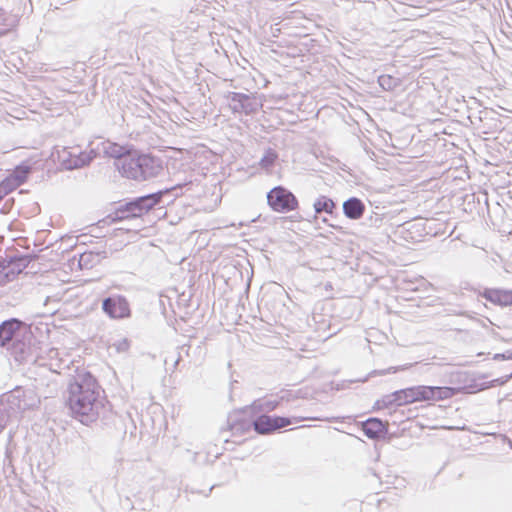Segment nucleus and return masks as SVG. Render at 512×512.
I'll return each mask as SVG.
<instances>
[{
  "label": "nucleus",
  "instance_id": "13",
  "mask_svg": "<svg viewBox=\"0 0 512 512\" xmlns=\"http://www.w3.org/2000/svg\"><path fill=\"white\" fill-rule=\"evenodd\" d=\"M89 148V152L92 156H94V158L103 154L105 156L118 158V160H120L125 156V149L122 146L116 143H112L108 140L99 139L97 141H92L89 144Z\"/></svg>",
  "mask_w": 512,
  "mask_h": 512
},
{
  "label": "nucleus",
  "instance_id": "27",
  "mask_svg": "<svg viewBox=\"0 0 512 512\" xmlns=\"http://www.w3.org/2000/svg\"><path fill=\"white\" fill-rule=\"evenodd\" d=\"M278 405V402L277 401H265L263 404L260 405L261 408L267 410V411H272L274 410Z\"/></svg>",
  "mask_w": 512,
  "mask_h": 512
},
{
  "label": "nucleus",
  "instance_id": "15",
  "mask_svg": "<svg viewBox=\"0 0 512 512\" xmlns=\"http://www.w3.org/2000/svg\"><path fill=\"white\" fill-rule=\"evenodd\" d=\"M28 172V168L18 167L12 174L0 182V192H4L6 195H8L14 191L25 182Z\"/></svg>",
  "mask_w": 512,
  "mask_h": 512
},
{
  "label": "nucleus",
  "instance_id": "28",
  "mask_svg": "<svg viewBox=\"0 0 512 512\" xmlns=\"http://www.w3.org/2000/svg\"><path fill=\"white\" fill-rule=\"evenodd\" d=\"M53 304H54V307L51 308V309H48L47 311L45 312H42V313H38L37 316L38 317H52L56 311V305H57V302L53 301Z\"/></svg>",
  "mask_w": 512,
  "mask_h": 512
},
{
  "label": "nucleus",
  "instance_id": "36",
  "mask_svg": "<svg viewBox=\"0 0 512 512\" xmlns=\"http://www.w3.org/2000/svg\"><path fill=\"white\" fill-rule=\"evenodd\" d=\"M510 378H512V373L507 377L506 381Z\"/></svg>",
  "mask_w": 512,
  "mask_h": 512
},
{
  "label": "nucleus",
  "instance_id": "35",
  "mask_svg": "<svg viewBox=\"0 0 512 512\" xmlns=\"http://www.w3.org/2000/svg\"><path fill=\"white\" fill-rule=\"evenodd\" d=\"M509 446L512 448V441L508 439Z\"/></svg>",
  "mask_w": 512,
  "mask_h": 512
},
{
  "label": "nucleus",
  "instance_id": "22",
  "mask_svg": "<svg viewBox=\"0 0 512 512\" xmlns=\"http://www.w3.org/2000/svg\"><path fill=\"white\" fill-rule=\"evenodd\" d=\"M13 25L14 19L0 10V36L8 32Z\"/></svg>",
  "mask_w": 512,
  "mask_h": 512
},
{
  "label": "nucleus",
  "instance_id": "16",
  "mask_svg": "<svg viewBox=\"0 0 512 512\" xmlns=\"http://www.w3.org/2000/svg\"><path fill=\"white\" fill-rule=\"evenodd\" d=\"M140 157L143 180L156 177L162 172L163 166L160 159L147 154L140 155Z\"/></svg>",
  "mask_w": 512,
  "mask_h": 512
},
{
  "label": "nucleus",
  "instance_id": "4",
  "mask_svg": "<svg viewBox=\"0 0 512 512\" xmlns=\"http://www.w3.org/2000/svg\"><path fill=\"white\" fill-rule=\"evenodd\" d=\"M35 389L17 386L0 397V428H4L12 419H17L22 412L40 404V396Z\"/></svg>",
  "mask_w": 512,
  "mask_h": 512
},
{
  "label": "nucleus",
  "instance_id": "32",
  "mask_svg": "<svg viewBox=\"0 0 512 512\" xmlns=\"http://www.w3.org/2000/svg\"><path fill=\"white\" fill-rule=\"evenodd\" d=\"M6 196V193L0 192V201Z\"/></svg>",
  "mask_w": 512,
  "mask_h": 512
},
{
  "label": "nucleus",
  "instance_id": "8",
  "mask_svg": "<svg viewBox=\"0 0 512 512\" xmlns=\"http://www.w3.org/2000/svg\"><path fill=\"white\" fill-rule=\"evenodd\" d=\"M269 206L276 212H289L297 207L296 197L287 189L278 186L267 194Z\"/></svg>",
  "mask_w": 512,
  "mask_h": 512
},
{
  "label": "nucleus",
  "instance_id": "34",
  "mask_svg": "<svg viewBox=\"0 0 512 512\" xmlns=\"http://www.w3.org/2000/svg\"><path fill=\"white\" fill-rule=\"evenodd\" d=\"M197 456H198V453H193V461H196Z\"/></svg>",
  "mask_w": 512,
  "mask_h": 512
},
{
  "label": "nucleus",
  "instance_id": "24",
  "mask_svg": "<svg viewBox=\"0 0 512 512\" xmlns=\"http://www.w3.org/2000/svg\"><path fill=\"white\" fill-rule=\"evenodd\" d=\"M117 353H125L130 348V340L127 338H121L114 341L111 345Z\"/></svg>",
  "mask_w": 512,
  "mask_h": 512
},
{
  "label": "nucleus",
  "instance_id": "7",
  "mask_svg": "<svg viewBox=\"0 0 512 512\" xmlns=\"http://www.w3.org/2000/svg\"><path fill=\"white\" fill-rule=\"evenodd\" d=\"M160 200V195L151 194L140 197L135 201L127 203L125 206L120 207L114 213L112 221H120L130 217H139L142 213L150 210Z\"/></svg>",
  "mask_w": 512,
  "mask_h": 512
},
{
  "label": "nucleus",
  "instance_id": "17",
  "mask_svg": "<svg viewBox=\"0 0 512 512\" xmlns=\"http://www.w3.org/2000/svg\"><path fill=\"white\" fill-rule=\"evenodd\" d=\"M345 215L351 219H359L364 213V205L357 198H350L343 204Z\"/></svg>",
  "mask_w": 512,
  "mask_h": 512
},
{
  "label": "nucleus",
  "instance_id": "3",
  "mask_svg": "<svg viewBox=\"0 0 512 512\" xmlns=\"http://www.w3.org/2000/svg\"><path fill=\"white\" fill-rule=\"evenodd\" d=\"M34 363L39 368V371L35 372V388L41 390L45 387L49 390V393L54 392L57 386L55 381L51 379L53 375L61 374L64 370L70 371L76 367L68 355L61 357L59 350L56 348H49L44 354L37 356Z\"/></svg>",
  "mask_w": 512,
  "mask_h": 512
},
{
  "label": "nucleus",
  "instance_id": "11",
  "mask_svg": "<svg viewBox=\"0 0 512 512\" xmlns=\"http://www.w3.org/2000/svg\"><path fill=\"white\" fill-rule=\"evenodd\" d=\"M117 166L124 177L143 181L140 155L128 154L118 160Z\"/></svg>",
  "mask_w": 512,
  "mask_h": 512
},
{
  "label": "nucleus",
  "instance_id": "19",
  "mask_svg": "<svg viewBox=\"0 0 512 512\" xmlns=\"http://www.w3.org/2000/svg\"><path fill=\"white\" fill-rule=\"evenodd\" d=\"M333 208L334 202L331 199L324 196L317 199V201L314 203V209L316 213H332Z\"/></svg>",
  "mask_w": 512,
  "mask_h": 512
},
{
  "label": "nucleus",
  "instance_id": "23",
  "mask_svg": "<svg viewBox=\"0 0 512 512\" xmlns=\"http://www.w3.org/2000/svg\"><path fill=\"white\" fill-rule=\"evenodd\" d=\"M277 159V154L272 151V150H268L265 155L262 157L261 161H260V166L263 168V169H270L275 160Z\"/></svg>",
  "mask_w": 512,
  "mask_h": 512
},
{
  "label": "nucleus",
  "instance_id": "5",
  "mask_svg": "<svg viewBox=\"0 0 512 512\" xmlns=\"http://www.w3.org/2000/svg\"><path fill=\"white\" fill-rule=\"evenodd\" d=\"M304 420H322L319 417H281L260 415L253 422L254 430L258 434H270L288 425L299 423Z\"/></svg>",
  "mask_w": 512,
  "mask_h": 512
},
{
  "label": "nucleus",
  "instance_id": "33",
  "mask_svg": "<svg viewBox=\"0 0 512 512\" xmlns=\"http://www.w3.org/2000/svg\"><path fill=\"white\" fill-rule=\"evenodd\" d=\"M332 335H333V333H330L329 335L324 336V337H323V340H326V339L330 338Z\"/></svg>",
  "mask_w": 512,
  "mask_h": 512
},
{
  "label": "nucleus",
  "instance_id": "12",
  "mask_svg": "<svg viewBox=\"0 0 512 512\" xmlns=\"http://www.w3.org/2000/svg\"><path fill=\"white\" fill-rule=\"evenodd\" d=\"M479 297L494 306L502 308L512 306V289L485 288L479 292Z\"/></svg>",
  "mask_w": 512,
  "mask_h": 512
},
{
  "label": "nucleus",
  "instance_id": "29",
  "mask_svg": "<svg viewBox=\"0 0 512 512\" xmlns=\"http://www.w3.org/2000/svg\"><path fill=\"white\" fill-rule=\"evenodd\" d=\"M494 359H496V360L512 359V353H510V352L497 353V354H495Z\"/></svg>",
  "mask_w": 512,
  "mask_h": 512
},
{
  "label": "nucleus",
  "instance_id": "26",
  "mask_svg": "<svg viewBox=\"0 0 512 512\" xmlns=\"http://www.w3.org/2000/svg\"><path fill=\"white\" fill-rule=\"evenodd\" d=\"M407 366H392V367H389L387 370H375L372 372V374L374 375H385L387 373H395L399 370H404L406 369Z\"/></svg>",
  "mask_w": 512,
  "mask_h": 512
},
{
  "label": "nucleus",
  "instance_id": "30",
  "mask_svg": "<svg viewBox=\"0 0 512 512\" xmlns=\"http://www.w3.org/2000/svg\"><path fill=\"white\" fill-rule=\"evenodd\" d=\"M183 322H180V321H177V322H172L173 324V329L175 330V332H179V330H181V324Z\"/></svg>",
  "mask_w": 512,
  "mask_h": 512
},
{
  "label": "nucleus",
  "instance_id": "9",
  "mask_svg": "<svg viewBox=\"0 0 512 512\" xmlns=\"http://www.w3.org/2000/svg\"><path fill=\"white\" fill-rule=\"evenodd\" d=\"M102 310L113 319L129 318L131 309L128 300L119 294L112 295L102 302Z\"/></svg>",
  "mask_w": 512,
  "mask_h": 512
},
{
  "label": "nucleus",
  "instance_id": "10",
  "mask_svg": "<svg viewBox=\"0 0 512 512\" xmlns=\"http://www.w3.org/2000/svg\"><path fill=\"white\" fill-rule=\"evenodd\" d=\"M58 159L65 169L71 170L89 164L94 159V156H92L90 152L76 153L67 148H63L61 151H58Z\"/></svg>",
  "mask_w": 512,
  "mask_h": 512
},
{
  "label": "nucleus",
  "instance_id": "31",
  "mask_svg": "<svg viewBox=\"0 0 512 512\" xmlns=\"http://www.w3.org/2000/svg\"><path fill=\"white\" fill-rule=\"evenodd\" d=\"M322 326H325L327 327L328 329H331V322H325V321H322V322H319Z\"/></svg>",
  "mask_w": 512,
  "mask_h": 512
},
{
  "label": "nucleus",
  "instance_id": "2",
  "mask_svg": "<svg viewBox=\"0 0 512 512\" xmlns=\"http://www.w3.org/2000/svg\"><path fill=\"white\" fill-rule=\"evenodd\" d=\"M34 326L27 322H1L0 347L11 345L16 361L23 362L31 355L32 348L43 341L42 330L49 332L48 322H39Z\"/></svg>",
  "mask_w": 512,
  "mask_h": 512
},
{
  "label": "nucleus",
  "instance_id": "14",
  "mask_svg": "<svg viewBox=\"0 0 512 512\" xmlns=\"http://www.w3.org/2000/svg\"><path fill=\"white\" fill-rule=\"evenodd\" d=\"M365 436L372 440L384 438L388 432L387 424L379 418L371 417L361 423Z\"/></svg>",
  "mask_w": 512,
  "mask_h": 512
},
{
  "label": "nucleus",
  "instance_id": "25",
  "mask_svg": "<svg viewBox=\"0 0 512 512\" xmlns=\"http://www.w3.org/2000/svg\"><path fill=\"white\" fill-rule=\"evenodd\" d=\"M378 82H379V85L384 90H392L394 88V86L396 85L395 79H393L389 75H382V76H380L379 79H378Z\"/></svg>",
  "mask_w": 512,
  "mask_h": 512
},
{
  "label": "nucleus",
  "instance_id": "20",
  "mask_svg": "<svg viewBox=\"0 0 512 512\" xmlns=\"http://www.w3.org/2000/svg\"><path fill=\"white\" fill-rule=\"evenodd\" d=\"M396 406H402L412 403V395L410 387L394 391Z\"/></svg>",
  "mask_w": 512,
  "mask_h": 512
},
{
  "label": "nucleus",
  "instance_id": "21",
  "mask_svg": "<svg viewBox=\"0 0 512 512\" xmlns=\"http://www.w3.org/2000/svg\"><path fill=\"white\" fill-rule=\"evenodd\" d=\"M393 405H396V400L394 397V392L384 395L381 399H378L374 404L375 410H381L385 408H390Z\"/></svg>",
  "mask_w": 512,
  "mask_h": 512
},
{
  "label": "nucleus",
  "instance_id": "6",
  "mask_svg": "<svg viewBox=\"0 0 512 512\" xmlns=\"http://www.w3.org/2000/svg\"><path fill=\"white\" fill-rule=\"evenodd\" d=\"M412 403L447 400L459 393L460 389L448 386H411Z\"/></svg>",
  "mask_w": 512,
  "mask_h": 512
},
{
  "label": "nucleus",
  "instance_id": "18",
  "mask_svg": "<svg viewBox=\"0 0 512 512\" xmlns=\"http://www.w3.org/2000/svg\"><path fill=\"white\" fill-rule=\"evenodd\" d=\"M229 105L235 112H240L246 110V102L249 100V97L240 93H231L229 95Z\"/></svg>",
  "mask_w": 512,
  "mask_h": 512
},
{
  "label": "nucleus",
  "instance_id": "1",
  "mask_svg": "<svg viewBox=\"0 0 512 512\" xmlns=\"http://www.w3.org/2000/svg\"><path fill=\"white\" fill-rule=\"evenodd\" d=\"M69 374L66 405L73 418L84 425L95 422L105 411V398L96 378L85 368L75 367Z\"/></svg>",
  "mask_w": 512,
  "mask_h": 512
}]
</instances>
